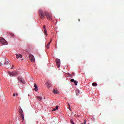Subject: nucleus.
I'll return each instance as SVG.
<instances>
[{
    "mask_svg": "<svg viewBox=\"0 0 124 124\" xmlns=\"http://www.w3.org/2000/svg\"><path fill=\"white\" fill-rule=\"evenodd\" d=\"M70 123H71V124H75L74 122H73V120H72V119L70 120Z\"/></svg>",
    "mask_w": 124,
    "mask_h": 124,
    "instance_id": "nucleus-20",
    "label": "nucleus"
},
{
    "mask_svg": "<svg viewBox=\"0 0 124 124\" xmlns=\"http://www.w3.org/2000/svg\"><path fill=\"white\" fill-rule=\"evenodd\" d=\"M0 66H1V65H2V63H1V62H0Z\"/></svg>",
    "mask_w": 124,
    "mask_h": 124,
    "instance_id": "nucleus-30",
    "label": "nucleus"
},
{
    "mask_svg": "<svg viewBox=\"0 0 124 124\" xmlns=\"http://www.w3.org/2000/svg\"><path fill=\"white\" fill-rule=\"evenodd\" d=\"M53 93H55V94H58V90H53Z\"/></svg>",
    "mask_w": 124,
    "mask_h": 124,
    "instance_id": "nucleus-15",
    "label": "nucleus"
},
{
    "mask_svg": "<svg viewBox=\"0 0 124 124\" xmlns=\"http://www.w3.org/2000/svg\"><path fill=\"white\" fill-rule=\"evenodd\" d=\"M34 91H35V92H37V91L38 90V88L37 87V85H36V84H34Z\"/></svg>",
    "mask_w": 124,
    "mask_h": 124,
    "instance_id": "nucleus-10",
    "label": "nucleus"
},
{
    "mask_svg": "<svg viewBox=\"0 0 124 124\" xmlns=\"http://www.w3.org/2000/svg\"><path fill=\"white\" fill-rule=\"evenodd\" d=\"M29 59L30 60V61H31V62H34V56H33V55H31V54H30L29 55Z\"/></svg>",
    "mask_w": 124,
    "mask_h": 124,
    "instance_id": "nucleus-5",
    "label": "nucleus"
},
{
    "mask_svg": "<svg viewBox=\"0 0 124 124\" xmlns=\"http://www.w3.org/2000/svg\"><path fill=\"white\" fill-rule=\"evenodd\" d=\"M0 44H2V45H6L7 44V42L4 38H0Z\"/></svg>",
    "mask_w": 124,
    "mask_h": 124,
    "instance_id": "nucleus-2",
    "label": "nucleus"
},
{
    "mask_svg": "<svg viewBox=\"0 0 124 124\" xmlns=\"http://www.w3.org/2000/svg\"><path fill=\"white\" fill-rule=\"evenodd\" d=\"M44 33L46 35H47V30L44 29Z\"/></svg>",
    "mask_w": 124,
    "mask_h": 124,
    "instance_id": "nucleus-21",
    "label": "nucleus"
},
{
    "mask_svg": "<svg viewBox=\"0 0 124 124\" xmlns=\"http://www.w3.org/2000/svg\"><path fill=\"white\" fill-rule=\"evenodd\" d=\"M73 75H75V74L74 73H72Z\"/></svg>",
    "mask_w": 124,
    "mask_h": 124,
    "instance_id": "nucleus-32",
    "label": "nucleus"
},
{
    "mask_svg": "<svg viewBox=\"0 0 124 124\" xmlns=\"http://www.w3.org/2000/svg\"><path fill=\"white\" fill-rule=\"evenodd\" d=\"M10 34L11 36H14V34H13V33H10Z\"/></svg>",
    "mask_w": 124,
    "mask_h": 124,
    "instance_id": "nucleus-24",
    "label": "nucleus"
},
{
    "mask_svg": "<svg viewBox=\"0 0 124 124\" xmlns=\"http://www.w3.org/2000/svg\"><path fill=\"white\" fill-rule=\"evenodd\" d=\"M70 81L72 83H73V82H74L75 80H74V79H71Z\"/></svg>",
    "mask_w": 124,
    "mask_h": 124,
    "instance_id": "nucleus-23",
    "label": "nucleus"
},
{
    "mask_svg": "<svg viewBox=\"0 0 124 124\" xmlns=\"http://www.w3.org/2000/svg\"><path fill=\"white\" fill-rule=\"evenodd\" d=\"M44 30H46V26L45 25H44Z\"/></svg>",
    "mask_w": 124,
    "mask_h": 124,
    "instance_id": "nucleus-27",
    "label": "nucleus"
},
{
    "mask_svg": "<svg viewBox=\"0 0 124 124\" xmlns=\"http://www.w3.org/2000/svg\"><path fill=\"white\" fill-rule=\"evenodd\" d=\"M59 109V106H56V108H53V111H56V110H58Z\"/></svg>",
    "mask_w": 124,
    "mask_h": 124,
    "instance_id": "nucleus-19",
    "label": "nucleus"
},
{
    "mask_svg": "<svg viewBox=\"0 0 124 124\" xmlns=\"http://www.w3.org/2000/svg\"><path fill=\"white\" fill-rule=\"evenodd\" d=\"M46 86L48 88H50L51 87V84L50 83H49V82H46Z\"/></svg>",
    "mask_w": 124,
    "mask_h": 124,
    "instance_id": "nucleus-11",
    "label": "nucleus"
},
{
    "mask_svg": "<svg viewBox=\"0 0 124 124\" xmlns=\"http://www.w3.org/2000/svg\"><path fill=\"white\" fill-rule=\"evenodd\" d=\"M4 66H7L8 68H9V65H10V62L9 61L6 60L4 64Z\"/></svg>",
    "mask_w": 124,
    "mask_h": 124,
    "instance_id": "nucleus-4",
    "label": "nucleus"
},
{
    "mask_svg": "<svg viewBox=\"0 0 124 124\" xmlns=\"http://www.w3.org/2000/svg\"><path fill=\"white\" fill-rule=\"evenodd\" d=\"M92 86H93V87H96V86H97V83L93 82L92 83Z\"/></svg>",
    "mask_w": 124,
    "mask_h": 124,
    "instance_id": "nucleus-14",
    "label": "nucleus"
},
{
    "mask_svg": "<svg viewBox=\"0 0 124 124\" xmlns=\"http://www.w3.org/2000/svg\"><path fill=\"white\" fill-rule=\"evenodd\" d=\"M45 14H46V16L48 20H52V14L47 13L46 12H45Z\"/></svg>",
    "mask_w": 124,
    "mask_h": 124,
    "instance_id": "nucleus-3",
    "label": "nucleus"
},
{
    "mask_svg": "<svg viewBox=\"0 0 124 124\" xmlns=\"http://www.w3.org/2000/svg\"><path fill=\"white\" fill-rule=\"evenodd\" d=\"M39 15L41 18V19H43L45 18V16L46 15L45 14V12H43L42 10H39Z\"/></svg>",
    "mask_w": 124,
    "mask_h": 124,
    "instance_id": "nucleus-1",
    "label": "nucleus"
},
{
    "mask_svg": "<svg viewBox=\"0 0 124 124\" xmlns=\"http://www.w3.org/2000/svg\"><path fill=\"white\" fill-rule=\"evenodd\" d=\"M74 84H75V86H77V84H78V81H76V80H75L74 81Z\"/></svg>",
    "mask_w": 124,
    "mask_h": 124,
    "instance_id": "nucleus-17",
    "label": "nucleus"
},
{
    "mask_svg": "<svg viewBox=\"0 0 124 124\" xmlns=\"http://www.w3.org/2000/svg\"><path fill=\"white\" fill-rule=\"evenodd\" d=\"M78 21H79V22H80V19H78Z\"/></svg>",
    "mask_w": 124,
    "mask_h": 124,
    "instance_id": "nucleus-34",
    "label": "nucleus"
},
{
    "mask_svg": "<svg viewBox=\"0 0 124 124\" xmlns=\"http://www.w3.org/2000/svg\"><path fill=\"white\" fill-rule=\"evenodd\" d=\"M16 56L17 59H19V58H22L23 57V56L22 55V54H18L17 53H16Z\"/></svg>",
    "mask_w": 124,
    "mask_h": 124,
    "instance_id": "nucleus-8",
    "label": "nucleus"
},
{
    "mask_svg": "<svg viewBox=\"0 0 124 124\" xmlns=\"http://www.w3.org/2000/svg\"><path fill=\"white\" fill-rule=\"evenodd\" d=\"M8 73L10 75V76H11V77L12 76H16V73H15V72H9Z\"/></svg>",
    "mask_w": 124,
    "mask_h": 124,
    "instance_id": "nucleus-7",
    "label": "nucleus"
},
{
    "mask_svg": "<svg viewBox=\"0 0 124 124\" xmlns=\"http://www.w3.org/2000/svg\"><path fill=\"white\" fill-rule=\"evenodd\" d=\"M56 63L57 64V67H60L61 66V60L57 59L56 60Z\"/></svg>",
    "mask_w": 124,
    "mask_h": 124,
    "instance_id": "nucleus-6",
    "label": "nucleus"
},
{
    "mask_svg": "<svg viewBox=\"0 0 124 124\" xmlns=\"http://www.w3.org/2000/svg\"><path fill=\"white\" fill-rule=\"evenodd\" d=\"M16 95V94H15V93L13 94V96H15Z\"/></svg>",
    "mask_w": 124,
    "mask_h": 124,
    "instance_id": "nucleus-31",
    "label": "nucleus"
},
{
    "mask_svg": "<svg viewBox=\"0 0 124 124\" xmlns=\"http://www.w3.org/2000/svg\"><path fill=\"white\" fill-rule=\"evenodd\" d=\"M16 96H18V93H16Z\"/></svg>",
    "mask_w": 124,
    "mask_h": 124,
    "instance_id": "nucleus-33",
    "label": "nucleus"
},
{
    "mask_svg": "<svg viewBox=\"0 0 124 124\" xmlns=\"http://www.w3.org/2000/svg\"><path fill=\"white\" fill-rule=\"evenodd\" d=\"M86 121H85L84 122V123H81V124H86Z\"/></svg>",
    "mask_w": 124,
    "mask_h": 124,
    "instance_id": "nucleus-29",
    "label": "nucleus"
},
{
    "mask_svg": "<svg viewBox=\"0 0 124 124\" xmlns=\"http://www.w3.org/2000/svg\"><path fill=\"white\" fill-rule=\"evenodd\" d=\"M51 41H52V39L50 40V42H49L47 44V45H49V46H50V44H51Z\"/></svg>",
    "mask_w": 124,
    "mask_h": 124,
    "instance_id": "nucleus-25",
    "label": "nucleus"
},
{
    "mask_svg": "<svg viewBox=\"0 0 124 124\" xmlns=\"http://www.w3.org/2000/svg\"><path fill=\"white\" fill-rule=\"evenodd\" d=\"M76 93L77 95H78V94L80 93V91L78 89H76Z\"/></svg>",
    "mask_w": 124,
    "mask_h": 124,
    "instance_id": "nucleus-13",
    "label": "nucleus"
},
{
    "mask_svg": "<svg viewBox=\"0 0 124 124\" xmlns=\"http://www.w3.org/2000/svg\"><path fill=\"white\" fill-rule=\"evenodd\" d=\"M15 73H16V75H18V74H19V72H18L17 71H16L15 72Z\"/></svg>",
    "mask_w": 124,
    "mask_h": 124,
    "instance_id": "nucleus-22",
    "label": "nucleus"
},
{
    "mask_svg": "<svg viewBox=\"0 0 124 124\" xmlns=\"http://www.w3.org/2000/svg\"><path fill=\"white\" fill-rule=\"evenodd\" d=\"M68 105H69V103H68Z\"/></svg>",
    "mask_w": 124,
    "mask_h": 124,
    "instance_id": "nucleus-35",
    "label": "nucleus"
},
{
    "mask_svg": "<svg viewBox=\"0 0 124 124\" xmlns=\"http://www.w3.org/2000/svg\"><path fill=\"white\" fill-rule=\"evenodd\" d=\"M13 67H14V65H12V67H11V69H13Z\"/></svg>",
    "mask_w": 124,
    "mask_h": 124,
    "instance_id": "nucleus-28",
    "label": "nucleus"
},
{
    "mask_svg": "<svg viewBox=\"0 0 124 124\" xmlns=\"http://www.w3.org/2000/svg\"><path fill=\"white\" fill-rule=\"evenodd\" d=\"M18 80L22 83L24 84V80H23V78H18Z\"/></svg>",
    "mask_w": 124,
    "mask_h": 124,
    "instance_id": "nucleus-12",
    "label": "nucleus"
},
{
    "mask_svg": "<svg viewBox=\"0 0 124 124\" xmlns=\"http://www.w3.org/2000/svg\"><path fill=\"white\" fill-rule=\"evenodd\" d=\"M50 46L49 45H46V48H47V49H49V47Z\"/></svg>",
    "mask_w": 124,
    "mask_h": 124,
    "instance_id": "nucleus-26",
    "label": "nucleus"
},
{
    "mask_svg": "<svg viewBox=\"0 0 124 124\" xmlns=\"http://www.w3.org/2000/svg\"><path fill=\"white\" fill-rule=\"evenodd\" d=\"M37 99H38V100H39V101H40L41 100H42V98H41V97L38 96L37 97Z\"/></svg>",
    "mask_w": 124,
    "mask_h": 124,
    "instance_id": "nucleus-16",
    "label": "nucleus"
},
{
    "mask_svg": "<svg viewBox=\"0 0 124 124\" xmlns=\"http://www.w3.org/2000/svg\"><path fill=\"white\" fill-rule=\"evenodd\" d=\"M19 113H20V114H24L23 110L22 109H19Z\"/></svg>",
    "mask_w": 124,
    "mask_h": 124,
    "instance_id": "nucleus-18",
    "label": "nucleus"
},
{
    "mask_svg": "<svg viewBox=\"0 0 124 124\" xmlns=\"http://www.w3.org/2000/svg\"><path fill=\"white\" fill-rule=\"evenodd\" d=\"M20 117L22 119V122H24V120H25V116H24V113L21 114Z\"/></svg>",
    "mask_w": 124,
    "mask_h": 124,
    "instance_id": "nucleus-9",
    "label": "nucleus"
}]
</instances>
